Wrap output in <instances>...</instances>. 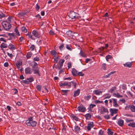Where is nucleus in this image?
Listing matches in <instances>:
<instances>
[{
  "instance_id": "f257e3e1",
  "label": "nucleus",
  "mask_w": 135,
  "mask_h": 135,
  "mask_svg": "<svg viewBox=\"0 0 135 135\" xmlns=\"http://www.w3.org/2000/svg\"><path fill=\"white\" fill-rule=\"evenodd\" d=\"M26 123L28 126H31L32 127H35L37 124V122L35 121H33V117H30L26 120Z\"/></svg>"
},
{
  "instance_id": "f03ea898",
  "label": "nucleus",
  "mask_w": 135,
  "mask_h": 135,
  "mask_svg": "<svg viewBox=\"0 0 135 135\" xmlns=\"http://www.w3.org/2000/svg\"><path fill=\"white\" fill-rule=\"evenodd\" d=\"M1 24L4 28L6 30L10 29L11 27V24L6 21H3Z\"/></svg>"
},
{
  "instance_id": "7ed1b4c3",
  "label": "nucleus",
  "mask_w": 135,
  "mask_h": 135,
  "mask_svg": "<svg viewBox=\"0 0 135 135\" xmlns=\"http://www.w3.org/2000/svg\"><path fill=\"white\" fill-rule=\"evenodd\" d=\"M99 110L101 114H108L109 113L108 109L103 106H102L99 108Z\"/></svg>"
},
{
  "instance_id": "20e7f679",
  "label": "nucleus",
  "mask_w": 135,
  "mask_h": 135,
  "mask_svg": "<svg viewBox=\"0 0 135 135\" xmlns=\"http://www.w3.org/2000/svg\"><path fill=\"white\" fill-rule=\"evenodd\" d=\"M125 121L127 123H129L128 126L132 128H135V122L134 120L132 119H126Z\"/></svg>"
},
{
  "instance_id": "39448f33",
  "label": "nucleus",
  "mask_w": 135,
  "mask_h": 135,
  "mask_svg": "<svg viewBox=\"0 0 135 135\" xmlns=\"http://www.w3.org/2000/svg\"><path fill=\"white\" fill-rule=\"evenodd\" d=\"M69 17L71 19L76 18L79 16V14L77 13L72 11L70 12L69 15Z\"/></svg>"
},
{
  "instance_id": "423d86ee",
  "label": "nucleus",
  "mask_w": 135,
  "mask_h": 135,
  "mask_svg": "<svg viewBox=\"0 0 135 135\" xmlns=\"http://www.w3.org/2000/svg\"><path fill=\"white\" fill-rule=\"evenodd\" d=\"M22 61L21 60H18L15 64L17 68L20 70L21 71H22V68H21L20 69L21 66H22Z\"/></svg>"
},
{
  "instance_id": "0eeeda50",
  "label": "nucleus",
  "mask_w": 135,
  "mask_h": 135,
  "mask_svg": "<svg viewBox=\"0 0 135 135\" xmlns=\"http://www.w3.org/2000/svg\"><path fill=\"white\" fill-rule=\"evenodd\" d=\"M32 33L33 36L36 38H39L40 36V33L36 30H33L32 32Z\"/></svg>"
},
{
  "instance_id": "6e6552de",
  "label": "nucleus",
  "mask_w": 135,
  "mask_h": 135,
  "mask_svg": "<svg viewBox=\"0 0 135 135\" xmlns=\"http://www.w3.org/2000/svg\"><path fill=\"white\" fill-rule=\"evenodd\" d=\"M94 126V123L93 122H89L88 123L87 128L88 131L91 130V128H92Z\"/></svg>"
},
{
  "instance_id": "1a4fd4ad",
  "label": "nucleus",
  "mask_w": 135,
  "mask_h": 135,
  "mask_svg": "<svg viewBox=\"0 0 135 135\" xmlns=\"http://www.w3.org/2000/svg\"><path fill=\"white\" fill-rule=\"evenodd\" d=\"M77 109L79 111L83 112H84L86 110L85 107L82 105L79 106Z\"/></svg>"
},
{
  "instance_id": "9d476101",
  "label": "nucleus",
  "mask_w": 135,
  "mask_h": 135,
  "mask_svg": "<svg viewBox=\"0 0 135 135\" xmlns=\"http://www.w3.org/2000/svg\"><path fill=\"white\" fill-rule=\"evenodd\" d=\"M118 110L116 109H110V114L112 116H113L114 114H116L117 113Z\"/></svg>"
},
{
  "instance_id": "9b49d317",
  "label": "nucleus",
  "mask_w": 135,
  "mask_h": 135,
  "mask_svg": "<svg viewBox=\"0 0 135 135\" xmlns=\"http://www.w3.org/2000/svg\"><path fill=\"white\" fill-rule=\"evenodd\" d=\"M25 72L26 74H31L32 73V71L31 68L29 67H28L25 69Z\"/></svg>"
},
{
  "instance_id": "f8f14e48",
  "label": "nucleus",
  "mask_w": 135,
  "mask_h": 135,
  "mask_svg": "<svg viewBox=\"0 0 135 135\" xmlns=\"http://www.w3.org/2000/svg\"><path fill=\"white\" fill-rule=\"evenodd\" d=\"M113 102V105L114 107H118V105L117 103V100L114 98L112 99Z\"/></svg>"
},
{
  "instance_id": "ddd939ff",
  "label": "nucleus",
  "mask_w": 135,
  "mask_h": 135,
  "mask_svg": "<svg viewBox=\"0 0 135 135\" xmlns=\"http://www.w3.org/2000/svg\"><path fill=\"white\" fill-rule=\"evenodd\" d=\"M65 60L63 59H61L60 60L59 64L60 66V68H58L59 69H60L62 67L63 65V64Z\"/></svg>"
},
{
  "instance_id": "4468645a",
  "label": "nucleus",
  "mask_w": 135,
  "mask_h": 135,
  "mask_svg": "<svg viewBox=\"0 0 135 135\" xmlns=\"http://www.w3.org/2000/svg\"><path fill=\"white\" fill-rule=\"evenodd\" d=\"M80 127L77 125H75L74 127V131L76 133H78L80 131Z\"/></svg>"
},
{
  "instance_id": "2eb2a0df",
  "label": "nucleus",
  "mask_w": 135,
  "mask_h": 135,
  "mask_svg": "<svg viewBox=\"0 0 135 135\" xmlns=\"http://www.w3.org/2000/svg\"><path fill=\"white\" fill-rule=\"evenodd\" d=\"M123 65L124 67L130 68H131L132 66V64L131 62H126L125 64H124Z\"/></svg>"
},
{
  "instance_id": "dca6fc26",
  "label": "nucleus",
  "mask_w": 135,
  "mask_h": 135,
  "mask_svg": "<svg viewBox=\"0 0 135 135\" xmlns=\"http://www.w3.org/2000/svg\"><path fill=\"white\" fill-rule=\"evenodd\" d=\"M102 91H99L98 90H94L93 93L97 95H99L102 94Z\"/></svg>"
},
{
  "instance_id": "f3484780",
  "label": "nucleus",
  "mask_w": 135,
  "mask_h": 135,
  "mask_svg": "<svg viewBox=\"0 0 135 135\" xmlns=\"http://www.w3.org/2000/svg\"><path fill=\"white\" fill-rule=\"evenodd\" d=\"M124 123V121L122 119H119L118 120V124L120 127H122L123 126Z\"/></svg>"
},
{
  "instance_id": "a211bd4d",
  "label": "nucleus",
  "mask_w": 135,
  "mask_h": 135,
  "mask_svg": "<svg viewBox=\"0 0 135 135\" xmlns=\"http://www.w3.org/2000/svg\"><path fill=\"white\" fill-rule=\"evenodd\" d=\"M33 70L34 72V73L35 74H37L39 76H40L39 73V70L38 68H35L33 69Z\"/></svg>"
},
{
  "instance_id": "6ab92c4d",
  "label": "nucleus",
  "mask_w": 135,
  "mask_h": 135,
  "mask_svg": "<svg viewBox=\"0 0 135 135\" xmlns=\"http://www.w3.org/2000/svg\"><path fill=\"white\" fill-rule=\"evenodd\" d=\"M79 55L83 57H86L85 54L84 52L82 50L80 51V52L79 53Z\"/></svg>"
},
{
  "instance_id": "aec40b11",
  "label": "nucleus",
  "mask_w": 135,
  "mask_h": 135,
  "mask_svg": "<svg viewBox=\"0 0 135 135\" xmlns=\"http://www.w3.org/2000/svg\"><path fill=\"white\" fill-rule=\"evenodd\" d=\"M72 74L74 76H76L77 75V71L75 69H73L72 71Z\"/></svg>"
},
{
  "instance_id": "412c9836",
  "label": "nucleus",
  "mask_w": 135,
  "mask_h": 135,
  "mask_svg": "<svg viewBox=\"0 0 135 135\" xmlns=\"http://www.w3.org/2000/svg\"><path fill=\"white\" fill-rule=\"evenodd\" d=\"M8 48L10 50H15V46L13 44L9 45L8 46Z\"/></svg>"
},
{
  "instance_id": "4be33fe9",
  "label": "nucleus",
  "mask_w": 135,
  "mask_h": 135,
  "mask_svg": "<svg viewBox=\"0 0 135 135\" xmlns=\"http://www.w3.org/2000/svg\"><path fill=\"white\" fill-rule=\"evenodd\" d=\"M85 117L86 120L89 119L91 117V115L89 113L85 114Z\"/></svg>"
},
{
  "instance_id": "5701e85b",
  "label": "nucleus",
  "mask_w": 135,
  "mask_h": 135,
  "mask_svg": "<svg viewBox=\"0 0 135 135\" xmlns=\"http://www.w3.org/2000/svg\"><path fill=\"white\" fill-rule=\"evenodd\" d=\"M31 63L33 69L37 68V64L35 61H32Z\"/></svg>"
},
{
  "instance_id": "b1692460",
  "label": "nucleus",
  "mask_w": 135,
  "mask_h": 135,
  "mask_svg": "<svg viewBox=\"0 0 135 135\" xmlns=\"http://www.w3.org/2000/svg\"><path fill=\"white\" fill-rule=\"evenodd\" d=\"M79 93L80 90L79 89H78L77 90L75 91L74 92V97H75L78 96L79 94Z\"/></svg>"
},
{
  "instance_id": "393cba45",
  "label": "nucleus",
  "mask_w": 135,
  "mask_h": 135,
  "mask_svg": "<svg viewBox=\"0 0 135 135\" xmlns=\"http://www.w3.org/2000/svg\"><path fill=\"white\" fill-rule=\"evenodd\" d=\"M69 91L68 90H61V94L62 95H66L67 94V93Z\"/></svg>"
},
{
  "instance_id": "a878e982",
  "label": "nucleus",
  "mask_w": 135,
  "mask_h": 135,
  "mask_svg": "<svg viewBox=\"0 0 135 135\" xmlns=\"http://www.w3.org/2000/svg\"><path fill=\"white\" fill-rule=\"evenodd\" d=\"M71 117L73 119L76 121H78L79 120V118L74 114H72L71 115Z\"/></svg>"
},
{
  "instance_id": "bb28decb",
  "label": "nucleus",
  "mask_w": 135,
  "mask_h": 135,
  "mask_svg": "<svg viewBox=\"0 0 135 135\" xmlns=\"http://www.w3.org/2000/svg\"><path fill=\"white\" fill-rule=\"evenodd\" d=\"M114 96L118 98H122L123 96L120 95L118 93H114Z\"/></svg>"
},
{
  "instance_id": "cd10ccee",
  "label": "nucleus",
  "mask_w": 135,
  "mask_h": 135,
  "mask_svg": "<svg viewBox=\"0 0 135 135\" xmlns=\"http://www.w3.org/2000/svg\"><path fill=\"white\" fill-rule=\"evenodd\" d=\"M15 32L16 34V35L19 36H20V34L19 32L18 29L17 28H16L15 29Z\"/></svg>"
},
{
  "instance_id": "c85d7f7f",
  "label": "nucleus",
  "mask_w": 135,
  "mask_h": 135,
  "mask_svg": "<svg viewBox=\"0 0 135 135\" xmlns=\"http://www.w3.org/2000/svg\"><path fill=\"white\" fill-rule=\"evenodd\" d=\"M66 81L64 82H60L59 83V85L61 87L65 86H66Z\"/></svg>"
},
{
  "instance_id": "c756f323",
  "label": "nucleus",
  "mask_w": 135,
  "mask_h": 135,
  "mask_svg": "<svg viewBox=\"0 0 135 135\" xmlns=\"http://www.w3.org/2000/svg\"><path fill=\"white\" fill-rule=\"evenodd\" d=\"M1 47L5 48L7 47V45L4 43H2L1 45Z\"/></svg>"
},
{
  "instance_id": "7c9ffc66",
  "label": "nucleus",
  "mask_w": 135,
  "mask_h": 135,
  "mask_svg": "<svg viewBox=\"0 0 135 135\" xmlns=\"http://www.w3.org/2000/svg\"><path fill=\"white\" fill-rule=\"evenodd\" d=\"M21 30L24 33H26L27 32V29L26 28V27L24 26L22 27Z\"/></svg>"
},
{
  "instance_id": "2f4dec72",
  "label": "nucleus",
  "mask_w": 135,
  "mask_h": 135,
  "mask_svg": "<svg viewBox=\"0 0 135 135\" xmlns=\"http://www.w3.org/2000/svg\"><path fill=\"white\" fill-rule=\"evenodd\" d=\"M104 99H109L111 97V95L109 94H105L104 95Z\"/></svg>"
},
{
  "instance_id": "473e14b6",
  "label": "nucleus",
  "mask_w": 135,
  "mask_h": 135,
  "mask_svg": "<svg viewBox=\"0 0 135 135\" xmlns=\"http://www.w3.org/2000/svg\"><path fill=\"white\" fill-rule=\"evenodd\" d=\"M32 55V53L30 52H27L26 55L27 58L28 59L30 58L31 56Z\"/></svg>"
},
{
  "instance_id": "72a5a7b5",
  "label": "nucleus",
  "mask_w": 135,
  "mask_h": 135,
  "mask_svg": "<svg viewBox=\"0 0 135 135\" xmlns=\"http://www.w3.org/2000/svg\"><path fill=\"white\" fill-rule=\"evenodd\" d=\"M107 133L109 135H112L113 134V132L110 129H107Z\"/></svg>"
},
{
  "instance_id": "f704fd0d",
  "label": "nucleus",
  "mask_w": 135,
  "mask_h": 135,
  "mask_svg": "<svg viewBox=\"0 0 135 135\" xmlns=\"http://www.w3.org/2000/svg\"><path fill=\"white\" fill-rule=\"evenodd\" d=\"M70 83L71 85L72 84L74 86V88H76V86L77 84L74 81H70Z\"/></svg>"
},
{
  "instance_id": "c9c22d12",
  "label": "nucleus",
  "mask_w": 135,
  "mask_h": 135,
  "mask_svg": "<svg viewBox=\"0 0 135 135\" xmlns=\"http://www.w3.org/2000/svg\"><path fill=\"white\" fill-rule=\"evenodd\" d=\"M66 86L68 88H70L71 87V84L70 82H66Z\"/></svg>"
},
{
  "instance_id": "e433bc0d",
  "label": "nucleus",
  "mask_w": 135,
  "mask_h": 135,
  "mask_svg": "<svg viewBox=\"0 0 135 135\" xmlns=\"http://www.w3.org/2000/svg\"><path fill=\"white\" fill-rule=\"evenodd\" d=\"M51 55L53 56V57L57 55V52L54 50L52 51H51Z\"/></svg>"
},
{
  "instance_id": "4c0bfd02",
  "label": "nucleus",
  "mask_w": 135,
  "mask_h": 135,
  "mask_svg": "<svg viewBox=\"0 0 135 135\" xmlns=\"http://www.w3.org/2000/svg\"><path fill=\"white\" fill-rule=\"evenodd\" d=\"M53 59L55 61L56 63L58 60L59 57L57 55L53 57Z\"/></svg>"
},
{
  "instance_id": "58836bf2",
  "label": "nucleus",
  "mask_w": 135,
  "mask_h": 135,
  "mask_svg": "<svg viewBox=\"0 0 135 135\" xmlns=\"http://www.w3.org/2000/svg\"><path fill=\"white\" fill-rule=\"evenodd\" d=\"M91 96L90 95H88L87 96H85L84 97V99L87 100H89L91 98Z\"/></svg>"
},
{
  "instance_id": "ea45409f",
  "label": "nucleus",
  "mask_w": 135,
  "mask_h": 135,
  "mask_svg": "<svg viewBox=\"0 0 135 135\" xmlns=\"http://www.w3.org/2000/svg\"><path fill=\"white\" fill-rule=\"evenodd\" d=\"M66 48L70 51H71L72 50V47L70 45H66Z\"/></svg>"
},
{
  "instance_id": "a19ab883",
  "label": "nucleus",
  "mask_w": 135,
  "mask_h": 135,
  "mask_svg": "<svg viewBox=\"0 0 135 135\" xmlns=\"http://www.w3.org/2000/svg\"><path fill=\"white\" fill-rule=\"evenodd\" d=\"M130 109L131 111L133 112H135V106L132 105L131 106Z\"/></svg>"
},
{
  "instance_id": "79ce46f5",
  "label": "nucleus",
  "mask_w": 135,
  "mask_h": 135,
  "mask_svg": "<svg viewBox=\"0 0 135 135\" xmlns=\"http://www.w3.org/2000/svg\"><path fill=\"white\" fill-rule=\"evenodd\" d=\"M30 49L31 51H33L34 50L35 48V46L34 45H31V46L30 47Z\"/></svg>"
},
{
  "instance_id": "37998d69",
  "label": "nucleus",
  "mask_w": 135,
  "mask_h": 135,
  "mask_svg": "<svg viewBox=\"0 0 135 135\" xmlns=\"http://www.w3.org/2000/svg\"><path fill=\"white\" fill-rule=\"evenodd\" d=\"M112 58V57L111 55H107L106 57L105 58L107 61H108V60L109 59H111Z\"/></svg>"
},
{
  "instance_id": "c03bdc74",
  "label": "nucleus",
  "mask_w": 135,
  "mask_h": 135,
  "mask_svg": "<svg viewBox=\"0 0 135 135\" xmlns=\"http://www.w3.org/2000/svg\"><path fill=\"white\" fill-rule=\"evenodd\" d=\"M77 75L79 76H83L84 75V74L83 73L81 72H79L78 73Z\"/></svg>"
},
{
  "instance_id": "a18cd8bd",
  "label": "nucleus",
  "mask_w": 135,
  "mask_h": 135,
  "mask_svg": "<svg viewBox=\"0 0 135 135\" xmlns=\"http://www.w3.org/2000/svg\"><path fill=\"white\" fill-rule=\"evenodd\" d=\"M102 68L103 70H106V64L105 63H103V64L102 65Z\"/></svg>"
},
{
  "instance_id": "49530a36",
  "label": "nucleus",
  "mask_w": 135,
  "mask_h": 135,
  "mask_svg": "<svg viewBox=\"0 0 135 135\" xmlns=\"http://www.w3.org/2000/svg\"><path fill=\"white\" fill-rule=\"evenodd\" d=\"M104 49V48L103 47H100L98 49V50H97L98 52H100L101 51L103 50Z\"/></svg>"
},
{
  "instance_id": "de8ad7c7",
  "label": "nucleus",
  "mask_w": 135,
  "mask_h": 135,
  "mask_svg": "<svg viewBox=\"0 0 135 135\" xmlns=\"http://www.w3.org/2000/svg\"><path fill=\"white\" fill-rule=\"evenodd\" d=\"M127 94L129 96H130L132 98H133V94L131 93V92L129 91H128L127 92Z\"/></svg>"
},
{
  "instance_id": "09e8293b",
  "label": "nucleus",
  "mask_w": 135,
  "mask_h": 135,
  "mask_svg": "<svg viewBox=\"0 0 135 135\" xmlns=\"http://www.w3.org/2000/svg\"><path fill=\"white\" fill-rule=\"evenodd\" d=\"M64 44H62L59 47V48L60 50H61L63 49L64 47Z\"/></svg>"
},
{
  "instance_id": "8fccbe9b",
  "label": "nucleus",
  "mask_w": 135,
  "mask_h": 135,
  "mask_svg": "<svg viewBox=\"0 0 135 135\" xmlns=\"http://www.w3.org/2000/svg\"><path fill=\"white\" fill-rule=\"evenodd\" d=\"M122 89L126 90L127 89L126 85V84H123L122 85Z\"/></svg>"
},
{
  "instance_id": "3c124183",
  "label": "nucleus",
  "mask_w": 135,
  "mask_h": 135,
  "mask_svg": "<svg viewBox=\"0 0 135 135\" xmlns=\"http://www.w3.org/2000/svg\"><path fill=\"white\" fill-rule=\"evenodd\" d=\"M27 80H29V81L30 82H32L34 80L33 78L32 77H31L29 78H27Z\"/></svg>"
},
{
  "instance_id": "603ef678",
  "label": "nucleus",
  "mask_w": 135,
  "mask_h": 135,
  "mask_svg": "<svg viewBox=\"0 0 135 135\" xmlns=\"http://www.w3.org/2000/svg\"><path fill=\"white\" fill-rule=\"evenodd\" d=\"M40 59L39 58L37 57L36 56L35 57H34L33 59V60L34 61H38Z\"/></svg>"
},
{
  "instance_id": "864d4df0",
  "label": "nucleus",
  "mask_w": 135,
  "mask_h": 135,
  "mask_svg": "<svg viewBox=\"0 0 135 135\" xmlns=\"http://www.w3.org/2000/svg\"><path fill=\"white\" fill-rule=\"evenodd\" d=\"M68 69L70 68L71 67V62H69L68 63Z\"/></svg>"
},
{
  "instance_id": "5fc2aeb1",
  "label": "nucleus",
  "mask_w": 135,
  "mask_h": 135,
  "mask_svg": "<svg viewBox=\"0 0 135 135\" xmlns=\"http://www.w3.org/2000/svg\"><path fill=\"white\" fill-rule=\"evenodd\" d=\"M99 135H104V131L102 130H100L99 132Z\"/></svg>"
},
{
  "instance_id": "6e6d98bb",
  "label": "nucleus",
  "mask_w": 135,
  "mask_h": 135,
  "mask_svg": "<svg viewBox=\"0 0 135 135\" xmlns=\"http://www.w3.org/2000/svg\"><path fill=\"white\" fill-rule=\"evenodd\" d=\"M12 17L9 16L7 18V20H8V22L10 23L11 22V19L12 18Z\"/></svg>"
},
{
  "instance_id": "4d7b16f0",
  "label": "nucleus",
  "mask_w": 135,
  "mask_h": 135,
  "mask_svg": "<svg viewBox=\"0 0 135 135\" xmlns=\"http://www.w3.org/2000/svg\"><path fill=\"white\" fill-rule=\"evenodd\" d=\"M103 102L102 101H99L98 100H96L94 101V103L95 104H97L98 103H102Z\"/></svg>"
},
{
  "instance_id": "13d9d810",
  "label": "nucleus",
  "mask_w": 135,
  "mask_h": 135,
  "mask_svg": "<svg viewBox=\"0 0 135 135\" xmlns=\"http://www.w3.org/2000/svg\"><path fill=\"white\" fill-rule=\"evenodd\" d=\"M104 117L105 119H109L110 118L109 115H104Z\"/></svg>"
},
{
  "instance_id": "bf43d9fd",
  "label": "nucleus",
  "mask_w": 135,
  "mask_h": 135,
  "mask_svg": "<svg viewBox=\"0 0 135 135\" xmlns=\"http://www.w3.org/2000/svg\"><path fill=\"white\" fill-rule=\"evenodd\" d=\"M37 90L39 91H40L41 90V87L40 85H38L36 87Z\"/></svg>"
},
{
  "instance_id": "052dcab7",
  "label": "nucleus",
  "mask_w": 135,
  "mask_h": 135,
  "mask_svg": "<svg viewBox=\"0 0 135 135\" xmlns=\"http://www.w3.org/2000/svg\"><path fill=\"white\" fill-rule=\"evenodd\" d=\"M49 34L50 35H54L55 33L52 30H51L49 32Z\"/></svg>"
},
{
  "instance_id": "680f3d73",
  "label": "nucleus",
  "mask_w": 135,
  "mask_h": 135,
  "mask_svg": "<svg viewBox=\"0 0 135 135\" xmlns=\"http://www.w3.org/2000/svg\"><path fill=\"white\" fill-rule=\"evenodd\" d=\"M7 55L10 57L11 58H12L13 56V55L12 54H10L8 52H7Z\"/></svg>"
},
{
  "instance_id": "e2e57ef3",
  "label": "nucleus",
  "mask_w": 135,
  "mask_h": 135,
  "mask_svg": "<svg viewBox=\"0 0 135 135\" xmlns=\"http://www.w3.org/2000/svg\"><path fill=\"white\" fill-rule=\"evenodd\" d=\"M110 75V74H109V73L108 75L104 76L103 77V78H108L109 77V76Z\"/></svg>"
},
{
  "instance_id": "0e129e2a",
  "label": "nucleus",
  "mask_w": 135,
  "mask_h": 135,
  "mask_svg": "<svg viewBox=\"0 0 135 135\" xmlns=\"http://www.w3.org/2000/svg\"><path fill=\"white\" fill-rule=\"evenodd\" d=\"M23 37L22 36H21L19 38V41L20 42H22L23 41Z\"/></svg>"
},
{
  "instance_id": "69168bd1",
  "label": "nucleus",
  "mask_w": 135,
  "mask_h": 135,
  "mask_svg": "<svg viewBox=\"0 0 135 135\" xmlns=\"http://www.w3.org/2000/svg\"><path fill=\"white\" fill-rule=\"evenodd\" d=\"M96 105L95 104H91L90 105V108H93Z\"/></svg>"
},
{
  "instance_id": "338daca9",
  "label": "nucleus",
  "mask_w": 135,
  "mask_h": 135,
  "mask_svg": "<svg viewBox=\"0 0 135 135\" xmlns=\"http://www.w3.org/2000/svg\"><path fill=\"white\" fill-rule=\"evenodd\" d=\"M65 58L66 60H69L70 58V56L69 55H68L65 56Z\"/></svg>"
},
{
  "instance_id": "774afa93",
  "label": "nucleus",
  "mask_w": 135,
  "mask_h": 135,
  "mask_svg": "<svg viewBox=\"0 0 135 135\" xmlns=\"http://www.w3.org/2000/svg\"><path fill=\"white\" fill-rule=\"evenodd\" d=\"M35 17L37 18H38L39 19H40L41 18V16L39 14H38L37 15H36V16Z\"/></svg>"
}]
</instances>
